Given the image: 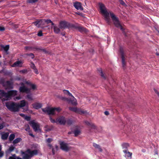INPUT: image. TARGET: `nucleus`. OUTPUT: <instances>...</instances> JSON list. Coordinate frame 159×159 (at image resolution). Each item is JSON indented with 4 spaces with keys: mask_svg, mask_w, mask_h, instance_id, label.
Masks as SVG:
<instances>
[{
    "mask_svg": "<svg viewBox=\"0 0 159 159\" xmlns=\"http://www.w3.org/2000/svg\"><path fill=\"white\" fill-rule=\"evenodd\" d=\"M119 1L120 3L122 6H125L126 5V4L123 0H119Z\"/></svg>",
    "mask_w": 159,
    "mask_h": 159,
    "instance_id": "nucleus-47",
    "label": "nucleus"
},
{
    "mask_svg": "<svg viewBox=\"0 0 159 159\" xmlns=\"http://www.w3.org/2000/svg\"><path fill=\"white\" fill-rule=\"evenodd\" d=\"M31 89L28 88H27V87H26L25 93H26L27 94H29V93H31Z\"/></svg>",
    "mask_w": 159,
    "mask_h": 159,
    "instance_id": "nucleus-40",
    "label": "nucleus"
},
{
    "mask_svg": "<svg viewBox=\"0 0 159 159\" xmlns=\"http://www.w3.org/2000/svg\"><path fill=\"white\" fill-rule=\"evenodd\" d=\"M26 105V102L25 100H22L20 101V104L17 103V105H18V107L19 110H20V108L24 107Z\"/></svg>",
    "mask_w": 159,
    "mask_h": 159,
    "instance_id": "nucleus-19",
    "label": "nucleus"
},
{
    "mask_svg": "<svg viewBox=\"0 0 159 159\" xmlns=\"http://www.w3.org/2000/svg\"><path fill=\"white\" fill-rule=\"evenodd\" d=\"M84 123L86 125L91 127L92 129H95L96 128V126L93 123H90L87 121H85Z\"/></svg>",
    "mask_w": 159,
    "mask_h": 159,
    "instance_id": "nucleus-16",
    "label": "nucleus"
},
{
    "mask_svg": "<svg viewBox=\"0 0 159 159\" xmlns=\"http://www.w3.org/2000/svg\"><path fill=\"white\" fill-rule=\"evenodd\" d=\"M22 109H23V112H25V111H27L28 110V106H27L25 108H22Z\"/></svg>",
    "mask_w": 159,
    "mask_h": 159,
    "instance_id": "nucleus-56",
    "label": "nucleus"
},
{
    "mask_svg": "<svg viewBox=\"0 0 159 159\" xmlns=\"http://www.w3.org/2000/svg\"><path fill=\"white\" fill-rule=\"evenodd\" d=\"M8 86H10L11 85V83L9 81H7L6 82Z\"/></svg>",
    "mask_w": 159,
    "mask_h": 159,
    "instance_id": "nucleus-62",
    "label": "nucleus"
},
{
    "mask_svg": "<svg viewBox=\"0 0 159 159\" xmlns=\"http://www.w3.org/2000/svg\"><path fill=\"white\" fill-rule=\"evenodd\" d=\"M33 108L36 109H38L42 107L41 103H35L32 105Z\"/></svg>",
    "mask_w": 159,
    "mask_h": 159,
    "instance_id": "nucleus-15",
    "label": "nucleus"
},
{
    "mask_svg": "<svg viewBox=\"0 0 159 159\" xmlns=\"http://www.w3.org/2000/svg\"><path fill=\"white\" fill-rule=\"evenodd\" d=\"M15 137V135L14 134H10L9 137V139L10 141L13 140Z\"/></svg>",
    "mask_w": 159,
    "mask_h": 159,
    "instance_id": "nucleus-33",
    "label": "nucleus"
},
{
    "mask_svg": "<svg viewBox=\"0 0 159 159\" xmlns=\"http://www.w3.org/2000/svg\"><path fill=\"white\" fill-rule=\"evenodd\" d=\"M98 71L100 73V75H101V76L104 79H106V78L104 75L102 71V69L100 68H99V69H98Z\"/></svg>",
    "mask_w": 159,
    "mask_h": 159,
    "instance_id": "nucleus-30",
    "label": "nucleus"
},
{
    "mask_svg": "<svg viewBox=\"0 0 159 159\" xmlns=\"http://www.w3.org/2000/svg\"><path fill=\"white\" fill-rule=\"evenodd\" d=\"M25 83L30 86L32 84L29 81H26Z\"/></svg>",
    "mask_w": 159,
    "mask_h": 159,
    "instance_id": "nucleus-58",
    "label": "nucleus"
},
{
    "mask_svg": "<svg viewBox=\"0 0 159 159\" xmlns=\"http://www.w3.org/2000/svg\"><path fill=\"white\" fill-rule=\"evenodd\" d=\"M119 51L121 58L122 66L124 69H125L126 66V62L125 61V58L124 56V49L122 47H120Z\"/></svg>",
    "mask_w": 159,
    "mask_h": 159,
    "instance_id": "nucleus-5",
    "label": "nucleus"
},
{
    "mask_svg": "<svg viewBox=\"0 0 159 159\" xmlns=\"http://www.w3.org/2000/svg\"><path fill=\"white\" fill-rule=\"evenodd\" d=\"M25 49L26 50H28L29 51H32L34 49H35L37 50H40V49L39 48L36 47H33L30 46H25Z\"/></svg>",
    "mask_w": 159,
    "mask_h": 159,
    "instance_id": "nucleus-18",
    "label": "nucleus"
},
{
    "mask_svg": "<svg viewBox=\"0 0 159 159\" xmlns=\"http://www.w3.org/2000/svg\"><path fill=\"white\" fill-rule=\"evenodd\" d=\"M44 19H38L35 21L33 22V24L36 26L38 28H39L41 26H43L44 25Z\"/></svg>",
    "mask_w": 159,
    "mask_h": 159,
    "instance_id": "nucleus-7",
    "label": "nucleus"
},
{
    "mask_svg": "<svg viewBox=\"0 0 159 159\" xmlns=\"http://www.w3.org/2000/svg\"><path fill=\"white\" fill-rule=\"evenodd\" d=\"M54 111H57L58 112H59L61 110V109L59 107H57V108H53Z\"/></svg>",
    "mask_w": 159,
    "mask_h": 159,
    "instance_id": "nucleus-45",
    "label": "nucleus"
},
{
    "mask_svg": "<svg viewBox=\"0 0 159 159\" xmlns=\"http://www.w3.org/2000/svg\"><path fill=\"white\" fill-rule=\"evenodd\" d=\"M53 29L54 32L56 34L59 33L61 31V29L55 25L53 26Z\"/></svg>",
    "mask_w": 159,
    "mask_h": 159,
    "instance_id": "nucleus-20",
    "label": "nucleus"
},
{
    "mask_svg": "<svg viewBox=\"0 0 159 159\" xmlns=\"http://www.w3.org/2000/svg\"><path fill=\"white\" fill-rule=\"evenodd\" d=\"M4 155V152L2 151H0V158L2 157Z\"/></svg>",
    "mask_w": 159,
    "mask_h": 159,
    "instance_id": "nucleus-59",
    "label": "nucleus"
},
{
    "mask_svg": "<svg viewBox=\"0 0 159 159\" xmlns=\"http://www.w3.org/2000/svg\"><path fill=\"white\" fill-rule=\"evenodd\" d=\"M86 111H82V110H78V113H79L80 114H84L85 113H86Z\"/></svg>",
    "mask_w": 159,
    "mask_h": 159,
    "instance_id": "nucleus-54",
    "label": "nucleus"
},
{
    "mask_svg": "<svg viewBox=\"0 0 159 159\" xmlns=\"http://www.w3.org/2000/svg\"><path fill=\"white\" fill-rule=\"evenodd\" d=\"M26 55L27 56L30 57L32 59H33L34 57V55L33 53H27Z\"/></svg>",
    "mask_w": 159,
    "mask_h": 159,
    "instance_id": "nucleus-37",
    "label": "nucleus"
},
{
    "mask_svg": "<svg viewBox=\"0 0 159 159\" xmlns=\"http://www.w3.org/2000/svg\"><path fill=\"white\" fill-rule=\"evenodd\" d=\"M30 125L32 127L34 131L35 132H41V129L40 128V125L37 122H35V120H33L30 121L29 123Z\"/></svg>",
    "mask_w": 159,
    "mask_h": 159,
    "instance_id": "nucleus-4",
    "label": "nucleus"
},
{
    "mask_svg": "<svg viewBox=\"0 0 159 159\" xmlns=\"http://www.w3.org/2000/svg\"><path fill=\"white\" fill-rule=\"evenodd\" d=\"M22 140L21 138H18L15 139L13 142L14 144H16L20 142Z\"/></svg>",
    "mask_w": 159,
    "mask_h": 159,
    "instance_id": "nucleus-29",
    "label": "nucleus"
},
{
    "mask_svg": "<svg viewBox=\"0 0 159 159\" xmlns=\"http://www.w3.org/2000/svg\"><path fill=\"white\" fill-rule=\"evenodd\" d=\"M5 28L3 26H0V31H3L5 30Z\"/></svg>",
    "mask_w": 159,
    "mask_h": 159,
    "instance_id": "nucleus-60",
    "label": "nucleus"
},
{
    "mask_svg": "<svg viewBox=\"0 0 159 159\" xmlns=\"http://www.w3.org/2000/svg\"><path fill=\"white\" fill-rule=\"evenodd\" d=\"M1 47L2 50H3L5 52H7L9 49V45H7L5 46L1 45Z\"/></svg>",
    "mask_w": 159,
    "mask_h": 159,
    "instance_id": "nucleus-23",
    "label": "nucleus"
},
{
    "mask_svg": "<svg viewBox=\"0 0 159 159\" xmlns=\"http://www.w3.org/2000/svg\"><path fill=\"white\" fill-rule=\"evenodd\" d=\"M22 63L21 61H17L15 62L12 65V66L13 67H15L17 66H19L20 64Z\"/></svg>",
    "mask_w": 159,
    "mask_h": 159,
    "instance_id": "nucleus-24",
    "label": "nucleus"
},
{
    "mask_svg": "<svg viewBox=\"0 0 159 159\" xmlns=\"http://www.w3.org/2000/svg\"><path fill=\"white\" fill-rule=\"evenodd\" d=\"M93 145L94 147L95 148L98 149L99 151L101 152L102 151V150L101 147V146L98 144L95 143H93Z\"/></svg>",
    "mask_w": 159,
    "mask_h": 159,
    "instance_id": "nucleus-21",
    "label": "nucleus"
},
{
    "mask_svg": "<svg viewBox=\"0 0 159 159\" xmlns=\"http://www.w3.org/2000/svg\"><path fill=\"white\" fill-rule=\"evenodd\" d=\"M30 67L31 68L33 69L34 71L36 74H38L39 72L37 69L36 68V66H35L34 63L32 61L31 63Z\"/></svg>",
    "mask_w": 159,
    "mask_h": 159,
    "instance_id": "nucleus-17",
    "label": "nucleus"
},
{
    "mask_svg": "<svg viewBox=\"0 0 159 159\" xmlns=\"http://www.w3.org/2000/svg\"><path fill=\"white\" fill-rule=\"evenodd\" d=\"M71 26L72 27H73L76 29H78L79 31L81 32H84L85 33H87L89 31L87 29L82 26H75L73 24Z\"/></svg>",
    "mask_w": 159,
    "mask_h": 159,
    "instance_id": "nucleus-10",
    "label": "nucleus"
},
{
    "mask_svg": "<svg viewBox=\"0 0 159 159\" xmlns=\"http://www.w3.org/2000/svg\"><path fill=\"white\" fill-rule=\"evenodd\" d=\"M60 148L62 150L68 152L70 150V148L67 146V144L63 141H59Z\"/></svg>",
    "mask_w": 159,
    "mask_h": 159,
    "instance_id": "nucleus-9",
    "label": "nucleus"
},
{
    "mask_svg": "<svg viewBox=\"0 0 159 159\" xmlns=\"http://www.w3.org/2000/svg\"><path fill=\"white\" fill-rule=\"evenodd\" d=\"M25 126L26 128L25 129V130L26 131L29 132L30 130V127L28 125H25Z\"/></svg>",
    "mask_w": 159,
    "mask_h": 159,
    "instance_id": "nucleus-48",
    "label": "nucleus"
},
{
    "mask_svg": "<svg viewBox=\"0 0 159 159\" xmlns=\"http://www.w3.org/2000/svg\"><path fill=\"white\" fill-rule=\"evenodd\" d=\"M154 90L155 93L157 94L158 97H159V92L155 89H154Z\"/></svg>",
    "mask_w": 159,
    "mask_h": 159,
    "instance_id": "nucleus-61",
    "label": "nucleus"
},
{
    "mask_svg": "<svg viewBox=\"0 0 159 159\" xmlns=\"http://www.w3.org/2000/svg\"><path fill=\"white\" fill-rule=\"evenodd\" d=\"M50 120L51 122L52 123H56L57 124V119H56V120H55L54 119H53L52 117H50Z\"/></svg>",
    "mask_w": 159,
    "mask_h": 159,
    "instance_id": "nucleus-42",
    "label": "nucleus"
},
{
    "mask_svg": "<svg viewBox=\"0 0 159 159\" xmlns=\"http://www.w3.org/2000/svg\"><path fill=\"white\" fill-rule=\"evenodd\" d=\"M125 154V157L126 158L131 159L132 157V153L129 152L127 151L126 152H124Z\"/></svg>",
    "mask_w": 159,
    "mask_h": 159,
    "instance_id": "nucleus-22",
    "label": "nucleus"
},
{
    "mask_svg": "<svg viewBox=\"0 0 159 159\" xmlns=\"http://www.w3.org/2000/svg\"><path fill=\"white\" fill-rule=\"evenodd\" d=\"M46 131H49L52 129H53V127H48V126H46Z\"/></svg>",
    "mask_w": 159,
    "mask_h": 159,
    "instance_id": "nucleus-39",
    "label": "nucleus"
},
{
    "mask_svg": "<svg viewBox=\"0 0 159 159\" xmlns=\"http://www.w3.org/2000/svg\"><path fill=\"white\" fill-rule=\"evenodd\" d=\"M30 86L31 87V89L33 90H35L36 88V85L35 84H32Z\"/></svg>",
    "mask_w": 159,
    "mask_h": 159,
    "instance_id": "nucleus-46",
    "label": "nucleus"
},
{
    "mask_svg": "<svg viewBox=\"0 0 159 159\" xmlns=\"http://www.w3.org/2000/svg\"><path fill=\"white\" fill-rule=\"evenodd\" d=\"M70 102H71V104L73 106H76L77 104L76 102L74 100H70Z\"/></svg>",
    "mask_w": 159,
    "mask_h": 159,
    "instance_id": "nucleus-43",
    "label": "nucleus"
},
{
    "mask_svg": "<svg viewBox=\"0 0 159 159\" xmlns=\"http://www.w3.org/2000/svg\"><path fill=\"white\" fill-rule=\"evenodd\" d=\"M4 73L5 75H9L11 73L8 71H6L4 72Z\"/></svg>",
    "mask_w": 159,
    "mask_h": 159,
    "instance_id": "nucleus-57",
    "label": "nucleus"
},
{
    "mask_svg": "<svg viewBox=\"0 0 159 159\" xmlns=\"http://www.w3.org/2000/svg\"><path fill=\"white\" fill-rule=\"evenodd\" d=\"M57 124L59 123L61 125H64L66 123L65 117L62 116L57 119Z\"/></svg>",
    "mask_w": 159,
    "mask_h": 159,
    "instance_id": "nucleus-11",
    "label": "nucleus"
},
{
    "mask_svg": "<svg viewBox=\"0 0 159 159\" xmlns=\"http://www.w3.org/2000/svg\"><path fill=\"white\" fill-rule=\"evenodd\" d=\"M44 23L46 22L47 24H48L49 23H51V22H52V21L50 19H48L47 20H45L44 19Z\"/></svg>",
    "mask_w": 159,
    "mask_h": 159,
    "instance_id": "nucleus-52",
    "label": "nucleus"
},
{
    "mask_svg": "<svg viewBox=\"0 0 159 159\" xmlns=\"http://www.w3.org/2000/svg\"><path fill=\"white\" fill-rule=\"evenodd\" d=\"M75 134L74 136L75 137H77L78 135H80L81 133V131L80 130L76 129H75L73 132Z\"/></svg>",
    "mask_w": 159,
    "mask_h": 159,
    "instance_id": "nucleus-25",
    "label": "nucleus"
},
{
    "mask_svg": "<svg viewBox=\"0 0 159 159\" xmlns=\"http://www.w3.org/2000/svg\"><path fill=\"white\" fill-rule=\"evenodd\" d=\"M75 14L80 15V16H83V14L82 13L78 11L75 12Z\"/></svg>",
    "mask_w": 159,
    "mask_h": 159,
    "instance_id": "nucleus-53",
    "label": "nucleus"
},
{
    "mask_svg": "<svg viewBox=\"0 0 159 159\" xmlns=\"http://www.w3.org/2000/svg\"><path fill=\"white\" fill-rule=\"evenodd\" d=\"M122 33H123L124 34V35L125 36V37H127V34H126V33H125V29L123 28V30H122Z\"/></svg>",
    "mask_w": 159,
    "mask_h": 159,
    "instance_id": "nucleus-63",
    "label": "nucleus"
},
{
    "mask_svg": "<svg viewBox=\"0 0 159 159\" xmlns=\"http://www.w3.org/2000/svg\"><path fill=\"white\" fill-rule=\"evenodd\" d=\"M4 97L7 98H11V96L8 92L7 93L5 92Z\"/></svg>",
    "mask_w": 159,
    "mask_h": 159,
    "instance_id": "nucleus-36",
    "label": "nucleus"
},
{
    "mask_svg": "<svg viewBox=\"0 0 159 159\" xmlns=\"http://www.w3.org/2000/svg\"><path fill=\"white\" fill-rule=\"evenodd\" d=\"M72 24L65 21H61L59 22V26L61 29H65L66 28H69L71 27Z\"/></svg>",
    "mask_w": 159,
    "mask_h": 159,
    "instance_id": "nucleus-6",
    "label": "nucleus"
},
{
    "mask_svg": "<svg viewBox=\"0 0 159 159\" xmlns=\"http://www.w3.org/2000/svg\"><path fill=\"white\" fill-rule=\"evenodd\" d=\"M37 35L38 36H39V37L42 36H43V34L42 32V30H41L38 32V33L37 34Z\"/></svg>",
    "mask_w": 159,
    "mask_h": 159,
    "instance_id": "nucleus-51",
    "label": "nucleus"
},
{
    "mask_svg": "<svg viewBox=\"0 0 159 159\" xmlns=\"http://www.w3.org/2000/svg\"><path fill=\"white\" fill-rule=\"evenodd\" d=\"M20 73L23 74H26L28 72V70L26 69H24L20 71Z\"/></svg>",
    "mask_w": 159,
    "mask_h": 159,
    "instance_id": "nucleus-41",
    "label": "nucleus"
},
{
    "mask_svg": "<svg viewBox=\"0 0 159 159\" xmlns=\"http://www.w3.org/2000/svg\"><path fill=\"white\" fill-rule=\"evenodd\" d=\"M5 106L10 111L16 112L19 111L17 103L12 101L7 102L5 103Z\"/></svg>",
    "mask_w": 159,
    "mask_h": 159,
    "instance_id": "nucleus-3",
    "label": "nucleus"
},
{
    "mask_svg": "<svg viewBox=\"0 0 159 159\" xmlns=\"http://www.w3.org/2000/svg\"><path fill=\"white\" fill-rule=\"evenodd\" d=\"M15 148V147L12 146L9 147L8 150L9 152H11L14 150Z\"/></svg>",
    "mask_w": 159,
    "mask_h": 159,
    "instance_id": "nucleus-44",
    "label": "nucleus"
},
{
    "mask_svg": "<svg viewBox=\"0 0 159 159\" xmlns=\"http://www.w3.org/2000/svg\"><path fill=\"white\" fill-rule=\"evenodd\" d=\"M38 1V0H27V2L29 3H33Z\"/></svg>",
    "mask_w": 159,
    "mask_h": 159,
    "instance_id": "nucleus-35",
    "label": "nucleus"
},
{
    "mask_svg": "<svg viewBox=\"0 0 159 159\" xmlns=\"http://www.w3.org/2000/svg\"><path fill=\"white\" fill-rule=\"evenodd\" d=\"M9 134L8 133H5L2 135V139L4 140L7 139L8 136Z\"/></svg>",
    "mask_w": 159,
    "mask_h": 159,
    "instance_id": "nucleus-26",
    "label": "nucleus"
},
{
    "mask_svg": "<svg viewBox=\"0 0 159 159\" xmlns=\"http://www.w3.org/2000/svg\"><path fill=\"white\" fill-rule=\"evenodd\" d=\"M69 110L71 111L78 112V109L75 107H70L69 108Z\"/></svg>",
    "mask_w": 159,
    "mask_h": 159,
    "instance_id": "nucleus-27",
    "label": "nucleus"
},
{
    "mask_svg": "<svg viewBox=\"0 0 159 159\" xmlns=\"http://www.w3.org/2000/svg\"><path fill=\"white\" fill-rule=\"evenodd\" d=\"M65 93L67 94L68 95L71 96L73 98H74V97L72 96L71 93H70L68 90H63Z\"/></svg>",
    "mask_w": 159,
    "mask_h": 159,
    "instance_id": "nucleus-32",
    "label": "nucleus"
},
{
    "mask_svg": "<svg viewBox=\"0 0 159 159\" xmlns=\"http://www.w3.org/2000/svg\"><path fill=\"white\" fill-rule=\"evenodd\" d=\"M11 97L12 96H15L17 93V91L16 90H11L8 91Z\"/></svg>",
    "mask_w": 159,
    "mask_h": 159,
    "instance_id": "nucleus-28",
    "label": "nucleus"
},
{
    "mask_svg": "<svg viewBox=\"0 0 159 159\" xmlns=\"http://www.w3.org/2000/svg\"><path fill=\"white\" fill-rule=\"evenodd\" d=\"M52 138H48L47 139V142L48 143H50L52 141Z\"/></svg>",
    "mask_w": 159,
    "mask_h": 159,
    "instance_id": "nucleus-55",
    "label": "nucleus"
},
{
    "mask_svg": "<svg viewBox=\"0 0 159 159\" xmlns=\"http://www.w3.org/2000/svg\"><path fill=\"white\" fill-rule=\"evenodd\" d=\"M24 118L27 121H30L31 119V117L30 116H25L24 117Z\"/></svg>",
    "mask_w": 159,
    "mask_h": 159,
    "instance_id": "nucleus-49",
    "label": "nucleus"
},
{
    "mask_svg": "<svg viewBox=\"0 0 159 159\" xmlns=\"http://www.w3.org/2000/svg\"><path fill=\"white\" fill-rule=\"evenodd\" d=\"M104 114L105 115L107 116L109 114V111H105L104 112Z\"/></svg>",
    "mask_w": 159,
    "mask_h": 159,
    "instance_id": "nucleus-64",
    "label": "nucleus"
},
{
    "mask_svg": "<svg viewBox=\"0 0 159 159\" xmlns=\"http://www.w3.org/2000/svg\"><path fill=\"white\" fill-rule=\"evenodd\" d=\"M99 4L101 12L104 15L105 19L107 23L109 25H110L111 23V20L109 17L110 14L113 21V24L115 27L116 28H120L121 30H123V28L121 25L118 18L113 13L111 12L109 13L108 12L103 4L100 3Z\"/></svg>",
    "mask_w": 159,
    "mask_h": 159,
    "instance_id": "nucleus-1",
    "label": "nucleus"
},
{
    "mask_svg": "<svg viewBox=\"0 0 159 159\" xmlns=\"http://www.w3.org/2000/svg\"><path fill=\"white\" fill-rule=\"evenodd\" d=\"M42 109L43 112L45 113H47L48 115H54L55 114L53 108H50L48 107L45 108V109L42 108Z\"/></svg>",
    "mask_w": 159,
    "mask_h": 159,
    "instance_id": "nucleus-8",
    "label": "nucleus"
},
{
    "mask_svg": "<svg viewBox=\"0 0 159 159\" xmlns=\"http://www.w3.org/2000/svg\"><path fill=\"white\" fill-rule=\"evenodd\" d=\"M21 85L19 88V90L20 92L22 93H25L26 87L25 86L23 82H21L20 84Z\"/></svg>",
    "mask_w": 159,
    "mask_h": 159,
    "instance_id": "nucleus-13",
    "label": "nucleus"
},
{
    "mask_svg": "<svg viewBox=\"0 0 159 159\" xmlns=\"http://www.w3.org/2000/svg\"><path fill=\"white\" fill-rule=\"evenodd\" d=\"M61 99L66 101L68 102L69 103L70 102V99H69L68 98L66 97H62L61 98Z\"/></svg>",
    "mask_w": 159,
    "mask_h": 159,
    "instance_id": "nucleus-34",
    "label": "nucleus"
},
{
    "mask_svg": "<svg viewBox=\"0 0 159 159\" xmlns=\"http://www.w3.org/2000/svg\"><path fill=\"white\" fill-rule=\"evenodd\" d=\"M32 93H30L29 94H27V95L26 96V98L29 100H33L32 95Z\"/></svg>",
    "mask_w": 159,
    "mask_h": 159,
    "instance_id": "nucleus-31",
    "label": "nucleus"
},
{
    "mask_svg": "<svg viewBox=\"0 0 159 159\" xmlns=\"http://www.w3.org/2000/svg\"><path fill=\"white\" fill-rule=\"evenodd\" d=\"M1 90L0 92V96L2 97H4L5 92L2 90Z\"/></svg>",
    "mask_w": 159,
    "mask_h": 159,
    "instance_id": "nucleus-50",
    "label": "nucleus"
},
{
    "mask_svg": "<svg viewBox=\"0 0 159 159\" xmlns=\"http://www.w3.org/2000/svg\"><path fill=\"white\" fill-rule=\"evenodd\" d=\"M73 6L75 8L78 10H80V11L83 10V8L82 6V4L80 2H76L74 3Z\"/></svg>",
    "mask_w": 159,
    "mask_h": 159,
    "instance_id": "nucleus-12",
    "label": "nucleus"
},
{
    "mask_svg": "<svg viewBox=\"0 0 159 159\" xmlns=\"http://www.w3.org/2000/svg\"><path fill=\"white\" fill-rule=\"evenodd\" d=\"M20 152L23 156V159H31L34 155L38 154V151L37 149L32 151L30 149H28L24 152L21 150Z\"/></svg>",
    "mask_w": 159,
    "mask_h": 159,
    "instance_id": "nucleus-2",
    "label": "nucleus"
},
{
    "mask_svg": "<svg viewBox=\"0 0 159 159\" xmlns=\"http://www.w3.org/2000/svg\"><path fill=\"white\" fill-rule=\"evenodd\" d=\"M66 122L67 125H70L72 124L73 121L70 119H68L66 121Z\"/></svg>",
    "mask_w": 159,
    "mask_h": 159,
    "instance_id": "nucleus-38",
    "label": "nucleus"
},
{
    "mask_svg": "<svg viewBox=\"0 0 159 159\" xmlns=\"http://www.w3.org/2000/svg\"><path fill=\"white\" fill-rule=\"evenodd\" d=\"M122 148L124 149L123 150L124 152H126L127 151H128V148L129 147V144L128 143H124L121 145Z\"/></svg>",
    "mask_w": 159,
    "mask_h": 159,
    "instance_id": "nucleus-14",
    "label": "nucleus"
}]
</instances>
